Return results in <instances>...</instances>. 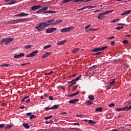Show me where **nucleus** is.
I'll return each instance as SVG.
<instances>
[{
    "mask_svg": "<svg viewBox=\"0 0 131 131\" xmlns=\"http://www.w3.org/2000/svg\"><path fill=\"white\" fill-rule=\"evenodd\" d=\"M91 1L92 0H74V1H73V3H83V2H84V3H86Z\"/></svg>",
    "mask_w": 131,
    "mask_h": 131,
    "instance_id": "obj_13",
    "label": "nucleus"
},
{
    "mask_svg": "<svg viewBox=\"0 0 131 131\" xmlns=\"http://www.w3.org/2000/svg\"><path fill=\"white\" fill-rule=\"evenodd\" d=\"M59 108V104H55L54 106L50 107V109L54 110V109H58Z\"/></svg>",
    "mask_w": 131,
    "mask_h": 131,
    "instance_id": "obj_19",
    "label": "nucleus"
},
{
    "mask_svg": "<svg viewBox=\"0 0 131 131\" xmlns=\"http://www.w3.org/2000/svg\"><path fill=\"white\" fill-rule=\"evenodd\" d=\"M122 43H124V45H127V43H128V41L127 40H124L122 41Z\"/></svg>",
    "mask_w": 131,
    "mask_h": 131,
    "instance_id": "obj_45",
    "label": "nucleus"
},
{
    "mask_svg": "<svg viewBox=\"0 0 131 131\" xmlns=\"http://www.w3.org/2000/svg\"><path fill=\"white\" fill-rule=\"evenodd\" d=\"M115 82H116V81H115V79H113L110 82V83L111 85H114V84H115Z\"/></svg>",
    "mask_w": 131,
    "mask_h": 131,
    "instance_id": "obj_25",
    "label": "nucleus"
},
{
    "mask_svg": "<svg viewBox=\"0 0 131 131\" xmlns=\"http://www.w3.org/2000/svg\"><path fill=\"white\" fill-rule=\"evenodd\" d=\"M48 9V7L42 8L41 9V11L42 13H44V14H55L56 11L53 10H47Z\"/></svg>",
    "mask_w": 131,
    "mask_h": 131,
    "instance_id": "obj_3",
    "label": "nucleus"
},
{
    "mask_svg": "<svg viewBox=\"0 0 131 131\" xmlns=\"http://www.w3.org/2000/svg\"><path fill=\"white\" fill-rule=\"evenodd\" d=\"M14 40L13 38L8 37V38H5L1 41V45H8V43H10Z\"/></svg>",
    "mask_w": 131,
    "mask_h": 131,
    "instance_id": "obj_1",
    "label": "nucleus"
},
{
    "mask_svg": "<svg viewBox=\"0 0 131 131\" xmlns=\"http://www.w3.org/2000/svg\"><path fill=\"white\" fill-rule=\"evenodd\" d=\"M91 27V25H88L85 27V29H88V28H90Z\"/></svg>",
    "mask_w": 131,
    "mask_h": 131,
    "instance_id": "obj_57",
    "label": "nucleus"
},
{
    "mask_svg": "<svg viewBox=\"0 0 131 131\" xmlns=\"http://www.w3.org/2000/svg\"><path fill=\"white\" fill-rule=\"evenodd\" d=\"M31 114H32V113H26V115L27 116H30V115H31Z\"/></svg>",
    "mask_w": 131,
    "mask_h": 131,
    "instance_id": "obj_59",
    "label": "nucleus"
},
{
    "mask_svg": "<svg viewBox=\"0 0 131 131\" xmlns=\"http://www.w3.org/2000/svg\"><path fill=\"white\" fill-rule=\"evenodd\" d=\"M2 66H5V67H9V66H10L9 64H5L2 65Z\"/></svg>",
    "mask_w": 131,
    "mask_h": 131,
    "instance_id": "obj_58",
    "label": "nucleus"
},
{
    "mask_svg": "<svg viewBox=\"0 0 131 131\" xmlns=\"http://www.w3.org/2000/svg\"><path fill=\"white\" fill-rule=\"evenodd\" d=\"M115 43V41H112V42L111 43V45L112 46H114Z\"/></svg>",
    "mask_w": 131,
    "mask_h": 131,
    "instance_id": "obj_62",
    "label": "nucleus"
},
{
    "mask_svg": "<svg viewBox=\"0 0 131 131\" xmlns=\"http://www.w3.org/2000/svg\"><path fill=\"white\" fill-rule=\"evenodd\" d=\"M85 7H87V9L89 8V9H94V8H95V7L96 6H85Z\"/></svg>",
    "mask_w": 131,
    "mask_h": 131,
    "instance_id": "obj_52",
    "label": "nucleus"
},
{
    "mask_svg": "<svg viewBox=\"0 0 131 131\" xmlns=\"http://www.w3.org/2000/svg\"><path fill=\"white\" fill-rule=\"evenodd\" d=\"M105 12H102L101 13H99L98 16V20H102V19H104L105 18Z\"/></svg>",
    "mask_w": 131,
    "mask_h": 131,
    "instance_id": "obj_11",
    "label": "nucleus"
},
{
    "mask_svg": "<svg viewBox=\"0 0 131 131\" xmlns=\"http://www.w3.org/2000/svg\"><path fill=\"white\" fill-rule=\"evenodd\" d=\"M11 127H13V125L7 124L5 127V129H10V128H11Z\"/></svg>",
    "mask_w": 131,
    "mask_h": 131,
    "instance_id": "obj_18",
    "label": "nucleus"
},
{
    "mask_svg": "<svg viewBox=\"0 0 131 131\" xmlns=\"http://www.w3.org/2000/svg\"><path fill=\"white\" fill-rule=\"evenodd\" d=\"M56 30H57L56 28H51L47 29L46 32V33H52L53 32H54V31H56Z\"/></svg>",
    "mask_w": 131,
    "mask_h": 131,
    "instance_id": "obj_7",
    "label": "nucleus"
},
{
    "mask_svg": "<svg viewBox=\"0 0 131 131\" xmlns=\"http://www.w3.org/2000/svg\"><path fill=\"white\" fill-rule=\"evenodd\" d=\"M25 48V49H30V48H32V45H27Z\"/></svg>",
    "mask_w": 131,
    "mask_h": 131,
    "instance_id": "obj_43",
    "label": "nucleus"
},
{
    "mask_svg": "<svg viewBox=\"0 0 131 131\" xmlns=\"http://www.w3.org/2000/svg\"><path fill=\"white\" fill-rule=\"evenodd\" d=\"M113 38H115V37L114 36H113L112 37H109L106 39H113Z\"/></svg>",
    "mask_w": 131,
    "mask_h": 131,
    "instance_id": "obj_49",
    "label": "nucleus"
},
{
    "mask_svg": "<svg viewBox=\"0 0 131 131\" xmlns=\"http://www.w3.org/2000/svg\"><path fill=\"white\" fill-rule=\"evenodd\" d=\"M123 28V26H121V27H117L115 28L116 30H120V29H122Z\"/></svg>",
    "mask_w": 131,
    "mask_h": 131,
    "instance_id": "obj_39",
    "label": "nucleus"
},
{
    "mask_svg": "<svg viewBox=\"0 0 131 131\" xmlns=\"http://www.w3.org/2000/svg\"><path fill=\"white\" fill-rule=\"evenodd\" d=\"M108 48V46H105L103 47H100V48H96L91 50V52H94L95 53L97 52H100V51H104V50H106Z\"/></svg>",
    "mask_w": 131,
    "mask_h": 131,
    "instance_id": "obj_4",
    "label": "nucleus"
},
{
    "mask_svg": "<svg viewBox=\"0 0 131 131\" xmlns=\"http://www.w3.org/2000/svg\"><path fill=\"white\" fill-rule=\"evenodd\" d=\"M97 67V65H94L92 67H90V69H93V68L95 69Z\"/></svg>",
    "mask_w": 131,
    "mask_h": 131,
    "instance_id": "obj_55",
    "label": "nucleus"
},
{
    "mask_svg": "<svg viewBox=\"0 0 131 131\" xmlns=\"http://www.w3.org/2000/svg\"><path fill=\"white\" fill-rule=\"evenodd\" d=\"M23 125V126H24V127H25L27 129L30 128V126L28 125V123H24Z\"/></svg>",
    "mask_w": 131,
    "mask_h": 131,
    "instance_id": "obj_21",
    "label": "nucleus"
},
{
    "mask_svg": "<svg viewBox=\"0 0 131 131\" xmlns=\"http://www.w3.org/2000/svg\"><path fill=\"white\" fill-rule=\"evenodd\" d=\"M41 8V6L40 5H36L34 6L31 7V11H36V10H39Z\"/></svg>",
    "mask_w": 131,
    "mask_h": 131,
    "instance_id": "obj_9",
    "label": "nucleus"
},
{
    "mask_svg": "<svg viewBox=\"0 0 131 131\" xmlns=\"http://www.w3.org/2000/svg\"><path fill=\"white\" fill-rule=\"evenodd\" d=\"M78 51H79V48H75V49L72 50V53H73V54H75V53H77V52H78Z\"/></svg>",
    "mask_w": 131,
    "mask_h": 131,
    "instance_id": "obj_22",
    "label": "nucleus"
},
{
    "mask_svg": "<svg viewBox=\"0 0 131 131\" xmlns=\"http://www.w3.org/2000/svg\"><path fill=\"white\" fill-rule=\"evenodd\" d=\"M114 106H115V103H111L108 105V107H114Z\"/></svg>",
    "mask_w": 131,
    "mask_h": 131,
    "instance_id": "obj_47",
    "label": "nucleus"
},
{
    "mask_svg": "<svg viewBox=\"0 0 131 131\" xmlns=\"http://www.w3.org/2000/svg\"><path fill=\"white\" fill-rule=\"evenodd\" d=\"M120 25H123V26H127V25H125V24H121V23H120V24H118V26H120Z\"/></svg>",
    "mask_w": 131,
    "mask_h": 131,
    "instance_id": "obj_53",
    "label": "nucleus"
},
{
    "mask_svg": "<svg viewBox=\"0 0 131 131\" xmlns=\"http://www.w3.org/2000/svg\"><path fill=\"white\" fill-rule=\"evenodd\" d=\"M15 0H12L9 3L7 4V5H14V4H16L17 2L15 1Z\"/></svg>",
    "mask_w": 131,
    "mask_h": 131,
    "instance_id": "obj_29",
    "label": "nucleus"
},
{
    "mask_svg": "<svg viewBox=\"0 0 131 131\" xmlns=\"http://www.w3.org/2000/svg\"><path fill=\"white\" fill-rule=\"evenodd\" d=\"M89 124H95L96 123V122L93 121L92 120H89Z\"/></svg>",
    "mask_w": 131,
    "mask_h": 131,
    "instance_id": "obj_33",
    "label": "nucleus"
},
{
    "mask_svg": "<svg viewBox=\"0 0 131 131\" xmlns=\"http://www.w3.org/2000/svg\"><path fill=\"white\" fill-rule=\"evenodd\" d=\"M78 101H79V99H74L70 100L69 102L70 104H75V103H76V102H78Z\"/></svg>",
    "mask_w": 131,
    "mask_h": 131,
    "instance_id": "obj_14",
    "label": "nucleus"
},
{
    "mask_svg": "<svg viewBox=\"0 0 131 131\" xmlns=\"http://www.w3.org/2000/svg\"><path fill=\"white\" fill-rule=\"evenodd\" d=\"M47 57H48V56H47V54L45 53V54L41 57V58H42V59H45V58H47Z\"/></svg>",
    "mask_w": 131,
    "mask_h": 131,
    "instance_id": "obj_51",
    "label": "nucleus"
},
{
    "mask_svg": "<svg viewBox=\"0 0 131 131\" xmlns=\"http://www.w3.org/2000/svg\"><path fill=\"white\" fill-rule=\"evenodd\" d=\"M51 118H53V115L46 117L45 118V120H48V119H51Z\"/></svg>",
    "mask_w": 131,
    "mask_h": 131,
    "instance_id": "obj_32",
    "label": "nucleus"
},
{
    "mask_svg": "<svg viewBox=\"0 0 131 131\" xmlns=\"http://www.w3.org/2000/svg\"><path fill=\"white\" fill-rule=\"evenodd\" d=\"M131 13V10H127L123 13H121V15L122 16H124L125 15H128V14H130Z\"/></svg>",
    "mask_w": 131,
    "mask_h": 131,
    "instance_id": "obj_15",
    "label": "nucleus"
},
{
    "mask_svg": "<svg viewBox=\"0 0 131 131\" xmlns=\"http://www.w3.org/2000/svg\"><path fill=\"white\" fill-rule=\"evenodd\" d=\"M79 94V91H78L77 92L75 93H73V94H72V96L73 97H74L75 96H77L78 94Z\"/></svg>",
    "mask_w": 131,
    "mask_h": 131,
    "instance_id": "obj_42",
    "label": "nucleus"
},
{
    "mask_svg": "<svg viewBox=\"0 0 131 131\" xmlns=\"http://www.w3.org/2000/svg\"><path fill=\"white\" fill-rule=\"evenodd\" d=\"M84 9H88V7L85 6L81 9H77V11H81V10H84Z\"/></svg>",
    "mask_w": 131,
    "mask_h": 131,
    "instance_id": "obj_46",
    "label": "nucleus"
},
{
    "mask_svg": "<svg viewBox=\"0 0 131 131\" xmlns=\"http://www.w3.org/2000/svg\"><path fill=\"white\" fill-rule=\"evenodd\" d=\"M21 57H24V53H20L19 55H15L14 58L19 59V58H21Z\"/></svg>",
    "mask_w": 131,
    "mask_h": 131,
    "instance_id": "obj_16",
    "label": "nucleus"
},
{
    "mask_svg": "<svg viewBox=\"0 0 131 131\" xmlns=\"http://www.w3.org/2000/svg\"><path fill=\"white\" fill-rule=\"evenodd\" d=\"M87 31H93V29L90 28L87 30Z\"/></svg>",
    "mask_w": 131,
    "mask_h": 131,
    "instance_id": "obj_64",
    "label": "nucleus"
},
{
    "mask_svg": "<svg viewBox=\"0 0 131 131\" xmlns=\"http://www.w3.org/2000/svg\"><path fill=\"white\" fill-rule=\"evenodd\" d=\"M50 109H51V107H45L46 111H48V110H50Z\"/></svg>",
    "mask_w": 131,
    "mask_h": 131,
    "instance_id": "obj_60",
    "label": "nucleus"
},
{
    "mask_svg": "<svg viewBox=\"0 0 131 131\" xmlns=\"http://www.w3.org/2000/svg\"><path fill=\"white\" fill-rule=\"evenodd\" d=\"M88 98L89 100H90V101H93V100L95 99V97H94L93 95H90L88 97Z\"/></svg>",
    "mask_w": 131,
    "mask_h": 131,
    "instance_id": "obj_30",
    "label": "nucleus"
},
{
    "mask_svg": "<svg viewBox=\"0 0 131 131\" xmlns=\"http://www.w3.org/2000/svg\"><path fill=\"white\" fill-rule=\"evenodd\" d=\"M45 54H46V55L48 57V56H50V55H51V54H52V52H47Z\"/></svg>",
    "mask_w": 131,
    "mask_h": 131,
    "instance_id": "obj_56",
    "label": "nucleus"
},
{
    "mask_svg": "<svg viewBox=\"0 0 131 131\" xmlns=\"http://www.w3.org/2000/svg\"><path fill=\"white\" fill-rule=\"evenodd\" d=\"M81 78V75L77 77L75 79L73 80V81H77L79 80V79H80Z\"/></svg>",
    "mask_w": 131,
    "mask_h": 131,
    "instance_id": "obj_27",
    "label": "nucleus"
},
{
    "mask_svg": "<svg viewBox=\"0 0 131 131\" xmlns=\"http://www.w3.org/2000/svg\"><path fill=\"white\" fill-rule=\"evenodd\" d=\"M61 22H62V20H57L55 22H54V25L59 24V23H61Z\"/></svg>",
    "mask_w": 131,
    "mask_h": 131,
    "instance_id": "obj_44",
    "label": "nucleus"
},
{
    "mask_svg": "<svg viewBox=\"0 0 131 131\" xmlns=\"http://www.w3.org/2000/svg\"><path fill=\"white\" fill-rule=\"evenodd\" d=\"M76 75H77V73L72 74L69 76V78H71V77H76Z\"/></svg>",
    "mask_w": 131,
    "mask_h": 131,
    "instance_id": "obj_31",
    "label": "nucleus"
},
{
    "mask_svg": "<svg viewBox=\"0 0 131 131\" xmlns=\"http://www.w3.org/2000/svg\"><path fill=\"white\" fill-rule=\"evenodd\" d=\"M46 27H47L46 22H42L40 23L38 26L35 27V28L37 29V30H38V31L40 32L44 30Z\"/></svg>",
    "mask_w": 131,
    "mask_h": 131,
    "instance_id": "obj_2",
    "label": "nucleus"
},
{
    "mask_svg": "<svg viewBox=\"0 0 131 131\" xmlns=\"http://www.w3.org/2000/svg\"><path fill=\"white\" fill-rule=\"evenodd\" d=\"M74 125H80V124L78 123H74Z\"/></svg>",
    "mask_w": 131,
    "mask_h": 131,
    "instance_id": "obj_63",
    "label": "nucleus"
},
{
    "mask_svg": "<svg viewBox=\"0 0 131 131\" xmlns=\"http://www.w3.org/2000/svg\"><path fill=\"white\" fill-rule=\"evenodd\" d=\"M28 15H29V14L22 12L14 15V17H26V16Z\"/></svg>",
    "mask_w": 131,
    "mask_h": 131,
    "instance_id": "obj_10",
    "label": "nucleus"
},
{
    "mask_svg": "<svg viewBox=\"0 0 131 131\" xmlns=\"http://www.w3.org/2000/svg\"><path fill=\"white\" fill-rule=\"evenodd\" d=\"M123 111H128V110H130L129 108V106H126L125 107H123Z\"/></svg>",
    "mask_w": 131,
    "mask_h": 131,
    "instance_id": "obj_24",
    "label": "nucleus"
},
{
    "mask_svg": "<svg viewBox=\"0 0 131 131\" xmlns=\"http://www.w3.org/2000/svg\"><path fill=\"white\" fill-rule=\"evenodd\" d=\"M54 21H55V19L47 20V21L46 22V26L48 27L49 26H51V25H55Z\"/></svg>",
    "mask_w": 131,
    "mask_h": 131,
    "instance_id": "obj_6",
    "label": "nucleus"
},
{
    "mask_svg": "<svg viewBox=\"0 0 131 131\" xmlns=\"http://www.w3.org/2000/svg\"><path fill=\"white\" fill-rule=\"evenodd\" d=\"M33 118H36V116L33 115L30 116V119L32 120L33 119Z\"/></svg>",
    "mask_w": 131,
    "mask_h": 131,
    "instance_id": "obj_40",
    "label": "nucleus"
},
{
    "mask_svg": "<svg viewBox=\"0 0 131 131\" xmlns=\"http://www.w3.org/2000/svg\"><path fill=\"white\" fill-rule=\"evenodd\" d=\"M109 116H110V114H108L106 115V118H107V119H110V118H111V117H109Z\"/></svg>",
    "mask_w": 131,
    "mask_h": 131,
    "instance_id": "obj_61",
    "label": "nucleus"
},
{
    "mask_svg": "<svg viewBox=\"0 0 131 131\" xmlns=\"http://www.w3.org/2000/svg\"><path fill=\"white\" fill-rule=\"evenodd\" d=\"M5 127V124H0V128H3Z\"/></svg>",
    "mask_w": 131,
    "mask_h": 131,
    "instance_id": "obj_48",
    "label": "nucleus"
},
{
    "mask_svg": "<svg viewBox=\"0 0 131 131\" xmlns=\"http://www.w3.org/2000/svg\"><path fill=\"white\" fill-rule=\"evenodd\" d=\"M85 104L87 105H92V104H94V103L93 102V101H86L85 102Z\"/></svg>",
    "mask_w": 131,
    "mask_h": 131,
    "instance_id": "obj_28",
    "label": "nucleus"
},
{
    "mask_svg": "<svg viewBox=\"0 0 131 131\" xmlns=\"http://www.w3.org/2000/svg\"><path fill=\"white\" fill-rule=\"evenodd\" d=\"M66 42V40H63L62 41H61L60 42H58L57 43V46H61L62 45H64Z\"/></svg>",
    "mask_w": 131,
    "mask_h": 131,
    "instance_id": "obj_17",
    "label": "nucleus"
},
{
    "mask_svg": "<svg viewBox=\"0 0 131 131\" xmlns=\"http://www.w3.org/2000/svg\"><path fill=\"white\" fill-rule=\"evenodd\" d=\"M29 98V96H26V97L24 98L21 100V102H25V100L27 99H28Z\"/></svg>",
    "mask_w": 131,
    "mask_h": 131,
    "instance_id": "obj_41",
    "label": "nucleus"
},
{
    "mask_svg": "<svg viewBox=\"0 0 131 131\" xmlns=\"http://www.w3.org/2000/svg\"><path fill=\"white\" fill-rule=\"evenodd\" d=\"M102 111H103V107H102L97 108L95 110V111H96V112H102Z\"/></svg>",
    "mask_w": 131,
    "mask_h": 131,
    "instance_id": "obj_20",
    "label": "nucleus"
},
{
    "mask_svg": "<svg viewBox=\"0 0 131 131\" xmlns=\"http://www.w3.org/2000/svg\"><path fill=\"white\" fill-rule=\"evenodd\" d=\"M73 0H63L61 2V4H66L67 3H69V2H72Z\"/></svg>",
    "mask_w": 131,
    "mask_h": 131,
    "instance_id": "obj_26",
    "label": "nucleus"
},
{
    "mask_svg": "<svg viewBox=\"0 0 131 131\" xmlns=\"http://www.w3.org/2000/svg\"><path fill=\"white\" fill-rule=\"evenodd\" d=\"M116 111H117L118 112H120V111H123V108H117L116 109Z\"/></svg>",
    "mask_w": 131,
    "mask_h": 131,
    "instance_id": "obj_37",
    "label": "nucleus"
},
{
    "mask_svg": "<svg viewBox=\"0 0 131 131\" xmlns=\"http://www.w3.org/2000/svg\"><path fill=\"white\" fill-rule=\"evenodd\" d=\"M112 12H113V10H111V11H107L104 12V14H105V15H108V14H110L111 13H112Z\"/></svg>",
    "mask_w": 131,
    "mask_h": 131,
    "instance_id": "obj_36",
    "label": "nucleus"
},
{
    "mask_svg": "<svg viewBox=\"0 0 131 131\" xmlns=\"http://www.w3.org/2000/svg\"><path fill=\"white\" fill-rule=\"evenodd\" d=\"M74 28V27H70L68 28H66L64 29H61L60 30L61 32L64 33V32H68L69 31H71V30H73Z\"/></svg>",
    "mask_w": 131,
    "mask_h": 131,
    "instance_id": "obj_5",
    "label": "nucleus"
},
{
    "mask_svg": "<svg viewBox=\"0 0 131 131\" xmlns=\"http://www.w3.org/2000/svg\"><path fill=\"white\" fill-rule=\"evenodd\" d=\"M16 23H21L22 22H26L27 21V18H20L18 19H15Z\"/></svg>",
    "mask_w": 131,
    "mask_h": 131,
    "instance_id": "obj_12",
    "label": "nucleus"
},
{
    "mask_svg": "<svg viewBox=\"0 0 131 131\" xmlns=\"http://www.w3.org/2000/svg\"><path fill=\"white\" fill-rule=\"evenodd\" d=\"M102 54H103V52H98L95 53L94 55L95 56H100V55H102Z\"/></svg>",
    "mask_w": 131,
    "mask_h": 131,
    "instance_id": "obj_35",
    "label": "nucleus"
},
{
    "mask_svg": "<svg viewBox=\"0 0 131 131\" xmlns=\"http://www.w3.org/2000/svg\"><path fill=\"white\" fill-rule=\"evenodd\" d=\"M16 24L17 23L16 22V19L8 21V24Z\"/></svg>",
    "mask_w": 131,
    "mask_h": 131,
    "instance_id": "obj_23",
    "label": "nucleus"
},
{
    "mask_svg": "<svg viewBox=\"0 0 131 131\" xmlns=\"http://www.w3.org/2000/svg\"><path fill=\"white\" fill-rule=\"evenodd\" d=\"M51 47H52V45H47L43 47V49L46 50V49H49L51 48Z\"/></svg>",
    "mask_w": 131,
    "mask_h": 131,
    "instance_id": "obj_34",
    "label": "nucleus"
},
{
    "mask_svg": "<svg viewBox=\"0 0 131 131\" xmlns=\"http://www.w3.org/2000/svg\"><path fill=\"white\" fill-rule=\"evenodd\" d=\"M37 14H41V9H39V10L36 11Z\"/></svg>",
    "mask_w": 131,
    "mask_h": 131,
    "instance_id": "obj_50",
    "label": "nucleus"
},
{
    "mask_svg": "<svg viewBox=\"0 0 131 131\" xmlns=\"http://www.w3.org/2000/svg\"><path fill=\"white\" fill-rule=\"evenodd\" d=\"M69 82H70V83H72L71 85H73V84H75V83H76V82L75 81H73V80L71 81L70 82H68L69 83Z\"/></svg>",
    "mask_w": 131,
    "mask_h": 131,
    "instance_id": "obj_38",
    "label": "nucleus"
},
{
    "mask_svg": "<svg viewBox=\"0 0 131 131\" xmlns=\"http://www.w3.org/2000/svg\"><path fill=\"white\" fill-rule=\"evenodd\" d=\"M49 100H50V101H53L54 100V98H53V96H50L49 97Z\"/></svg>",
    "mask_w": 131,
    "mask_h": 131,
    "instance_id": "obj_54",
    "label": "nucleus"
},
{
    "mask_svg": "<svg viewBox=\"0 0 131 131\" xmlns=\"http://www.w3.org/2000/svg\"><path fill=\"white\" fill-rule=\"evenodd\" d=\"M38 51L37 50H36L27 55L26 57L28 58H29L30 57H34V56H36V54H38Z\"/></svg>",
    "mask_w": 131,
    "mask_h": 131,
    "instance_id": "obj_8",
    "label": "nucleus"
}]
</instances>
